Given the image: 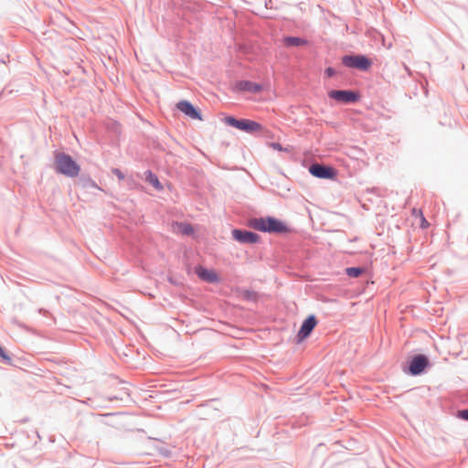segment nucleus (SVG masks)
<instances>
[{
	"mask_svg": "<svg viewBox=\"0 0 468 468\" xmlns=\"http://www.w3.org/2000/svg\"><path fill=\"white\" fill-rule=\"evenodd\" d=\"M55 168L58 173L68 177H76L80 171V166L71 156L64 153H58L55 155Z\"/></svg>",
	"mask_w": 468,
	"mask_h": 468,
	"instance_id": "f257e3e1",
	"label": "nucleus"
},
{
	"mask_svg": "<svg viewBox=\"0 0 468 468\" xmlns=\"http://www.w3.org/2000/svg\"><path fill=\"white\" fill-rule=\"evenodd\" d=\"M250 225L253 229L264 232L282 233L287 231V227L274 218H255L250 222Z\"/></svg>",
	"mask_w": 468,
	"mask_h": 468,
	"instance_id": "f03ea898",
	"label": "nucleus"
},
{
	"mask_svg": "<svg viewBox=\"0 0 468 468\" xmlns=\"http://www.w3.org/2000/svg\"><path fill=\"white\" fill-rule=\"evenodd\" d=\"M224 121L226 124L249 133H261L263 130L261 123L248 119L237 120L234 117L228 116Z\"/></svg>",
	"mask_w": 468,
	"mask_h": 468,
	"instance_id": "7ed1b4c3",
	"label": "nucleus"
},
{
	"mask_svg": "<svg viewBox=\"0 0 468 468\" xmlns=\"http://www.w3.org/2000/svg\"><path fill=\"white\" fill-rule=\"evenodd\" d=\"M343 63L349 68H355L362 70H367L370 66L371 62L365 56H345L343 58Z\"/></svg>",
	"mask_w": 468,
	"mask_h": 468,
	"instance_id": "20e7f679",
	"label": "nucleus"
},
{
	"mask_svg": "<svg viewBox=\"0 0 468 468\" xmlns=\"http://www.w3.org/2000/svg\"><path fill=\"white\" fill-rule=\"evenodd\" d=\"M328 96L336 101L343 103H350L357 101L360 98L357 92L352 90H333L328 92Z\"/></svg>",
	"mask_w": 468,
	"mask_h": 468,
	"instance_id": "39448f33",
	"label": "nucleus"
},
{
	"mask_svg": "<svg viewBox=\"0 0 468 468\" xmlns=\"http://www.w3.org/2000/svg\"><path fill=\"white\" fill-rule=\"evenodd\" d=\"M309 171L314 176L318 178H334L336 175L334 168L318 164L312 165Z\"/></svg>",
	"mask_w": 468,
	"mask_h": 468,
	"instance_id": "423d86ee",
	"label": "nucleus"
},
{
	"mask_svg": "<svg viewBox=\"0 0 468 468\" xmlns=\"http://www.w3.org/2000/svg\"><path fill=\"white\" fill-rule=\"evenodd\" d=\"M195 271L197 275L204 282L209 283H216L219 282L218 273L212 269H207L201 265H198L196 267Z\"/></svg>",
	"mask_w": 468,
	"mask_h": 468,
	"instance_id": "0eeeda50",
	"label": "nucleus"
},
{
	"mask_svg": "<svg viewBox=\"0 0 468 468\" xmlns=\"http://www.w3.org/2000/svg\"><path fill=\"white\" fill-rule=\"evenodd\" d=\"M233 238L241 243H256L259 240V236L250 231H243L240 229H234L232 231Z\"/></svg>",
	"mask_w": 468,
	"mask_h": 468,
	"instance_id": "6e6552de",
	"label": "nucleus"
},
{
	"mask_svg": "<svg viewBox=\"0 0 468 468\" xmlns=\"http://www.w3.org/2000/svg\"><path fill=\"white\" fill-rule=\"evenodd\" d=\"M316 324H317V321L314 315L307 317L303 321V323L298 332L299 340L302 341V340L305 339L311 334V332L314 330V328L315 327Z\"/></svg>",
	"mask_w": 468,
	"mask_h": 468,
	"instance_id": "1a4fd4ad",
	"label": "nucleus"
},
{
	"mask_svg": "<svg viewBox=\"0 0 468 468\" xmlns=\"http://www.w3.org/2000/svg\"><path fill=\"white\" fill-rule=\"evenodd\" d=\"M176 108L191 119L201 120L199 112L187 101H181Z\"/></svg>",
	"mask_w": 468,
	"mask_h": 468,
	"instance_id": "9d476101",
	"label": "nucleus"
},
{
	"mask_svg": "<svg viewBox=\"0 0 468 468\" xmlns=\"http://www.w3.org/2000/svg\"><path fill=\"white\" fill-rule=\"evenodd\" d=\"M428 365V359L422 355H419L413 357L410 365V372L412 375H418L421 373Z\"/></svg>",
	"mask_w": 468,
	"mask_h": 468,
	"instance_id": "9b49d317",
	"label": "nucleus"
},
{
	"mask_svg": "<svg viewBox=\"0 0 468 468\" xmlns=\"http://www.w3.org/2000/svg\"><path fill=\"white\" fill-rule=\"evenodd\" d=\"M238 87L241 90H247L251 92H260L262 90L261 85L247 80L240 81L238 84Z\"/></svg>",
	"mask_w": 468,
	"mask_h": 468,
	"instance_id": "f8f14e48",
	"label": "nucleus"
},
{
	"mask_svg": "<svg viewBox=\"0 0 468 468\" xmlns=\"http://www.w3.org/2000/svg\"><path fill=\"white\" fill-rule=\"evenodd\" d=\"M173 230L183 235H190L193 233V228L191 225L186 223H174Z\"/></svg>",
	"mask_w": 468,
	"mask_h": 468,
	"instance_id": "ddd939ff",
	"label": "nucleus"
},
{
	"mask_svg": "<svg viewBox=\"0 0 468 468\" xmlns=\"http://www.w3.org/2000/svg\"><path fill=\"white\" fill-rule=\"evenodd\" d=\"M283 43L286 47H298L307 44V41L303 38L296 37H287L283 38Z\"/></svg>",
	"mask_w": 468,
	"mask_h": 468,
	"instance_id": "4468645a",
	"label": "nucleus"
},
{
	"mask_svg": "<svg viewBox=\"0 0 468 468\" xmlns=\"http://www.w3.org/2000/svg\"><path fill=\"white\" fill-rule=\"evenodd\" d=\"M146 180L156 189V190H162L163 186L159 182L156 176H154L152 172L148 171L146 173Z\"/></svg>",
	"mask_w": 468,
	"mask_h": 468,
	"instance_id": "2eb2a0df",
	"label": "nucleus"
},
{
	"mask_svg": "<svg viewBox=\"0 0 468 468\" xmlns=\"http://www.w3.org/2000/svg\"><path fill=\"white\" fill-rule=\"evenodd\" d=\"M346 272L349 277L356 278L364 272V270L361 268L350 267L346 268Z\"/></svg>",
	"mask_w": 468,
	"mask_h": 468,
	"instance_id": "dca6fc26",
	"label": "nucleus"
},
{
	"mask_svg": "<svg viewBox=\"0 0 468 468\" xmlns=\"http://www.w3.org/2000/svg\"><path fill=\"white\" fill-rule=\"evenodd\" d=\"M418 218H420V227L422 229H427L430 224L424 218L422 211H418Z\"/></svg>",
	"mask_w": 468,
	"mask_h": 468,
	"instance_id": "f3484780",
	"label": "nucleus"
},
{
	"mask_svg": "<svg viewBox=\"0 0 468 468\" xmlns=\"http://www.w3.org/2000/svg\"><path fill=\"white\" fill-rule=\"evenodd\" d=\"M112 173L120 179L122 180L124 178V175L118 168H113Z\"/></svg>",
	"mask_w": 468,
	"mask_h": 468,
	"instance_id": "a211bd4d",
	"label": "nucleus"
},
{
	"mask_svg": "<svg viewBox=\"0 0 468 468\" xmlns=\"http://www.w3.org/2000/svg\"><path fill=\"white\" fill-rule=\"evenodd\" d=\"M458 416L463 420H468V410L459 411Z\"/></svg>",
	"mask_w": 468,
	"mask_h": 468,
	"instance_id": "6ab92c4d",
	"label": "nucleus"
},
{
	"mask_svg": "<svg viewBox=\"0 0 468 468\" xmlns=\"http://www.w3.org/2000/svg\"><path fill=\"white\" fill-rule=\"evenodd\" d=\"M271 147L272 149H274V150H277V151H282V150H283V149H282V145H281L280 144H278V143H272V144H271Z\"/></svg>",
	"mask_w": 468,
	"mask_h": 468,
	"instance_id": "aec40b11",
	"label": "nucleus"
},
{
	"mask_svg": "<svg viewBox=\"0 0 468 468\" xmlns=\"http://www.w3.org/2000/svg\"><path fill=\"white\" fill-rule=\"evenodd\" d=\"M335 69H332V68H327V69H325V74H326V76H327V77H329V78H330V77H332V76H334V75H335Z\"/></svg>",
	"mask_w": 468,
	"mask_h": 468,
	"instance_id": "412c9836",
	"label": "nucleus"
},
{
	"mask_svg": "<svg viewBox=\"0 0 468 468\" xmlns=\"http://www.w3.org/2000/svg\"><path fill=\"white\" fill-rule=\"evenodd\" d=\"M418 211H421L420 209L413 208L412 209V215L415 217H418Z\"/></svg>",
	"mask_w": 468,
	"mask_h": 468,
	"instance_id": "4be33fe9",
	"label": "nucleus"
}]
</instances>
